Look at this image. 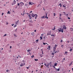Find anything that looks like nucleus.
Returning <instances> with one entry per match:
<instances>
[{
	"label": "nucleus",
	"mask_w": 73,
	"mask_h": 73,
	"mask_svg": "<svg viewBox=\"0 0 73 73\" xmlns=\"http://www.w3.org/2000/svg\"><path fill=\"white\" fill-rule=\"evenodd\" d=\"M54 49H56V47H54Z\"/></svg>",
	"instance_id": "nucleus-41"
},
{
	"label": "nucleus",
	"mask_w": 73,
	"mask_h": 73,
	"mask_svg": "<svg viewBox=\"0 0 73 73\" xmlns=\"http://www.w3.org/2000/svg\"><path fill=\"white\" fill-rule=\"evenodd\" d=\"M29 17L30 18V20H32V17L30 15H29Z\"/></svg>",
	"instance_id": "nucleus-8"
},
{
	"label": "nucleus",
	"mask_w": 73,
	"mask_h": 73,
	"mask_svg": "<svg viewBox=\"0 0 73 73\" xmlns=\"http://www.w3.org/2000/svg\"><path fill=\"white\" fill-rule=\"evenodd\" d=\"M63 13L64 14V15H66V13H65V12H64Z\"/></svg>",
	"instance_id": "nucleus-42"
},
{
	"label": "nucleus",
	"mask_w": 73,
	"mask_h": 73,
	"mask_svg": "<svg viewBox=\"0 0 73 73\" xmlns=\"http://www.w3.org/2000/svg\"><path fill=\"white\" fill-rule=\"evenodd\" d=\"M63 27V29H61V28H59L58 29V30L59 32H61L62 33H63V32H64L63 29H66L67 28L66 27V26H65V25H64Z\"/></svg>",
	"instance_id": "nucleus-1"
},
{
	"label": "nucleus",
	"mask_w": 73,
	"mask_h": 73,
	"mask_svg": "<svg viewBox=\"0 0 73 73\" xmlns=\"http://www.w3.org/2000/svg\"><path fill=\"white\" fill-rule=\"evenodd\" d=\"M40 40H41L42 39V37L41 36H40Z\"/></svg>",
	"instance_id": "nucleus-25"
},
{
	"label": "nucleus",
	"mask_w": 73,
	"mask_h": 73,
	"mask_svg": "<svg viewBox=\"0 0 73 73\" xmlns=\"http://www.w3.org/2000/svg\"><path fill=\"white\" fill-rule=\"evenodd\" d=\"M66 16L67 17H68V14H66Z\"/></svg>",
	"instance_id": "nucleus-39"
},
{
	"label": "nucleus",
	"mask_w": 73,
	"mask_h": 73,
	"mask_svg": "<svg viewBox=\"0 0 73 73\" xmlns=\"http://www.w3.org/2000/svg\"><path fill=\"white\" fill-rule=\"evenodd\" d=\"M17 27V25H15L14 26V28H15V27Z\"/></svg>",
	"instance_id": "nucleus-30"
},
{
	"label": "nucleus",
	"mask_w": 73,
	"mask_h": 73,
	"mask_svg": "<svg viewBox=\"0 0 73 73\" xmlns=\"http://www.w3.org/2000/svg\"><path fill=\"white\" fill-rule=\"evenodd\" d=\"M10 49H11V48H12V46H10Z\"/></svg>",
	"instance_id": "nucleus-62"
},
{
	"label": "nucleus",
	"mask_w": 73,
	"mask_h": 73,
	"mask_svg": "<svg viewBox=\"0 0 73 73\" xmlns=\"http://www.w3.org/2000/svg\"><path fill=\"white\" fill-rule=\"evenodd\" d=\"M31 57H32V58H33V57H34V55H33L32 56H31Z\"/></svg>",
	"instance_id": "nucleus-33"
},
{
	"label": "nucleus",
	"mask_w": 73,
	"mask_h": 73,
	"mask_svg": "<svg viewBox=\"0 0 73 73\" xmlns=\"http://www.w3.org/2000/svg\"><path fill=\"white\" fill-rule=\"evenodd\" d=\"M25 7H27L28 6V5L26 3L25 4Z\"/></svg>",
	"instance_id": "nucleus-21"
},
{
	"label": "nucleus",
	"mask_w": 73,
	"mask_h": 73,
	"mask_svg": "<svg viewBox=\"0 0 73 73\" xmlns=\"http://www.w3.org/2000/svg\"><path fill=\"white\" fill-rule=\"evenodd\" d=\"M56 70H57V71H60V68H59L58 69H57L56 68H55Z\"/></svg>",
	"instance_id": "nucleus-12"
},
{
	"label": "nucleus",
	"mask_w": 73,
	"mask_h": 73,
	"mask_svg": "<svg viewBox=\"0 0 73 73\" xmlns=\"http://www.w3.org/2000/svg\"><path fill=\"white\" fill-rule=\"evenodd\" d=\"M34 60H35V61H37L38 60V59H35Z\"/></svg>",
	"instance_id": "nucleus-28"
},
{
	"label": "nucleus",
	"mask_w": 73,
	"mask_h": 73,
	"mask_svg": "<svg viewBox=\"0 0 73 73\" xmlns=\"http://www.w3.org/2000/svg\"><path fill=\"white\" fill-rule=\"evenodd\" d=\"M45 18H46V19H48V17H47V14H46V16L45 17Z\"/></svg>",
	"instance_id": "nucleus-13"
},
{
	"label": "nucleus",
	"mask_w": 73,
	"mask_h": 73,
	"mask_svg": "<svg viewBox=\"0 0 73 73\" xmlns=\"http://www.w3.org/2000/svg\"><path fill=\"white\" fill-rule=\"evenodd\" d=\"M42 54H44V53H43V51H42Z\"/></svg>",
	"instance_id": "nucleus-57"
},
{
	"label": "nucleus",
	"mask_w": 73,
	"mask_h": 73,
	"mask_svg": "<svg viewBox=\"0 0 73 73\" xmlns=\"http://www.w3.org/2000/svg\"><path fill=\"white\" fill-rule=\"evenodd\" d=\"M12 42H13V44H14V43H15V42L14 41H12Z\"/></svg>",
	"instance_id": "nucleus-31"
},
{
	"label": "nucleus",
	"mask_w": 73,
	"mask_h": 73,
	"mask_svg": "<svg viewBox=\"0 0 73 73\" xmlns=\"http://www.w3.org/2000/svg\"><path fill=\"white\" fill-rule=\"evenodd\" d=\"M18 5V6H19V5H20V3H18L17 4Z\"/></svg>",
	"instance_id": "nucleus-46"
},
{
	"label": "nucleus",
	"mask_w": 73,
	"mask_h": 73,
	"mask_svg": "<svg viewBox=\"0 0 73 73\" xmlns=\"http://www.w3.org/2000/svg\"><path fill=\"white\" fill-rule=\"evenodd\" d=\"M36 42H38V40H36Z\"/></svg>",
	"instance_id": "nucleus-48"
},
{
	"label": "nucleus",
	"mask_w": 73,
	"mask_h": 73,
	"mask_svg": "<svg viewBox=\"0 0 73 73\" xmlns=\"http://www.w3.org/2000/svg\"><path fill=\"white\" fill-rule=\"evenodd\" d=\"M43 45H46V43L43 42Z\"/></svg>",
	"instance_id": "nucleus-44"
},
{
	"label": "nucleus",
	"mask_w": 73,
	"mask_h": 73,
	"mask_svg": "<svg viewBox=\"0 0 73 73\" xmlns=\"http://www.w3.org/2000/svg\"><path fill=\"white\" fill-rule=\"evenodd\" d=\"M32 12H33V11H31L30 12V13H32Z\"/></svg>",
	"instance_id": "nucleus-51"
},
{
	"label": "nucleus",
	"mask_w": 73,
	"mask_h": 73,
	"mask_svg": "<svg viewBox=\"0 0 73 73\" xmlns=\"http://www.w3.org/2000/svg\"><path fill=\"white\" fill-rule=\"evenodd\" d=\"M29 25H30V26H32V24L31 23H29Z\"/></svg>",
	"instance_id": "nucleus-29"
},
{
	"label": "nucleus",
	"mask_w": 73,
	"mask_h": 73,
	"mask_svg": "<svg viewBox=\"0 0 73 73\" xmlns=\"http://www.w3.org/2000/svg\"><path fill=\"white\" fill-rule=\"evenodd\" d=\"M58 52H59V50H58L55 52L54 53H58Z\"/></svg>",
	"instance_id": "nucleus-11"
},
{
	"label": "nucleus",
	"mask_w": 73,
	"mask_h": 73,
	"mask_svg": "<svg viewBox=\"0 0 73 73\" xmlns=\"http://www.w3.org/2000/svg\"><path fill=\"white\" fill-rule=\"evenodd\" d=\"M68 19H69V20H70V18L69 17H68Z\"/></svg>",
	"instance_id": "nucleus-50"
},
{
	"label": "nucleus",
	"mask_w": 73,
	"mask_h": 73,
	"mask_svg": "<svg viewBox=\"0 0 73 73\" xmlns=\"http://www.w3.org/2000/svg\"><path fill=\"white\" fill-rule=\"evenodd\" d=\"M72 50H73V49H70V50L69 51L70 52H72Z\"/></svg>",
	"instance_id": "nucleus-18"
},
{
	"label": "nucleus",
	"mask_w": 73,
	"mask_h": 73,
	"mask_svg": "<svg viewBox=\"0 0 73 73\" xmlns=\"http://www.w3.org/2000/svg\"><path fill=\"white\" fill-rule=\"evenodd\" d=\"M68 52H67V51H66V52H65V54H66L67 55H68Z\"/></svg>",
	"instance_id": "nucleus-15"
},
{
	"label": "nucleus",
	"mask_w": 73,
	"mask_h": 73,
	"mask_svg": "<svg viewBox=\"0 0 73 73\" xmlns=\"http://www.w3.org/2000/svg\"><path fill=\"white\" fill-rule=\"evenodd\" d=\"M61 42H63V41L62 40H61L60 41Z\"/></svg>",
	"instance_id": "nucleus-53"
},
{
	"label": "nucleus",
	"mask_w": 73,
	"mask_h": 73,
	"mask_svg": "<svg viewBox=\"0 0 73 73\" xmlns=\"http://www.w3.org/2000/svg\"><path fill=\"white\" fill-rule=\"evenodd\" d=\"M19 20L17 21V22H16V24H18L19 23Z\"/></svg>",
	"instance_id": "nucleus-14"
},
{
	"label": "nucleus",
	"mask_w": 73,
	"mask_h": 73,
	"mask_svg": "<svg viewBox=\"0 0 73 73\" xmlns=\"http://www.w3.org/2000/svg\"><path fill=\"white\" fill-rule=\"evenodd\" d=\"M41 7V5H38L37 6V7L38 8L39 7Z\"/></svg>",
	"instance_id": "nucleus-23"
},
{
	"label": "nucleus",
	"mask_w": 73,
	"mask_h": 73,
	"mask_svg": "<svg viewBox=\"0 0 73 73\" xmlns=\"http://www.w3.org/2000/svg\"><path fill=\"white\" fill-rule=\"evenodd\" d=\"M7 36V34H5V35L3 36V37H5V36Z\"/></svg>",
	"instance_id": "nucleus-35"
},
{
	"label": "nucleus",
	"mask_w": 73,
	"mask_h": 73,
	"mask_svg": "<svg viewBox=\"0 0 73 73\" xmlns=\"http://www.w3.org/2000/svg\"><path fill=\"white\" fill-rule=\"evenodd\" d=\"M54 16H55V13H54Z\"/></svg>",
	"instance_id": "nucleus-61"
},
{
	"label": "nucleus",
	"mask_w": 73,
	"mask_h": 73,
	"mask_svg": "<svg viewBox=\"0 0 73 73\" xmlns=\"http://www.w3.org/2000/svg\"><path fill=\"white\" fill-rule=\"evenodd\" d=\"M53 66V67H54V69H56V67H55V66Z\"/></svg>",
	"instance_id": "nucleus-54"
},
{
	"label": "nucleus",
	"mask_w": 73,
	"mask_h": 73,
	"mask_svg": "<svg viewBox=\"0 0 73 73\" xmlns=\"http://www.w3.org/2000/svg\"><path fill=\"white\" fill-rule=\"evenodd\" d=\"M14 36H15V37H17V36L16 35V34H14Z\"/></svg>",
	"instance_id": "nucleus-20"
},
{
	"label": "nucleus",
	"mask_w": 73,
	"mask_h": 73,
	"mask_svg": "<svg viewBox=\"0 0 73 73\" xmlns=\"http://www.w3.org/2000/svg\"><path fill=\"white\" fill-rule=\"evenodd\" d=\"M32 16L33 17H37L38 15H37L36 14H35L33 13H32Z\"/></svg>",
	"instance_id": "nucleus-2"
},
{
	"label": "nucleus",
	"mask_w": 73,
	"mask_h": 73,
	"mask_svg": "<svg viewBox=\"0 0 73 73\" xmlns=\"http://www.w3.org/2000/svg\"><path fill=\"white\" fill-rule=\"evenodd\" d=\"M55 51H56V49H54V50H53L54 52H55Z\"/></svg>",
	"instance_id": "nucleus-40"
},
{
	"label": "nucleus",
	"mask_w": 73,
	"mask_h": 73,
	"mask_svg": "<svg viewBox=\"0 0 73 73\" xmlns=\"http://www.w3.org/2000/svg\"><path fill=\"white\" fill-rule=\"evenodd\" d=\"M16 1L15 0H14V1L13 2V3L12 4V5H15V4H16Z\"/></svg>",
	"instance_id": "nucleus-4"
},
{
	"label": "nucleus",
	"mask_w": 73,
	"mask_h": 73,
	"mask_svg": "<svg viewBox=\"0 0 73 73\" xmlns=\"http://www.w3.org/2000/svg\"><path fill=\"white\" fill-rule=\"evenodd\" d=\"M56 46H57V44H56L55 46V47H56Z\"/></svg>",
	"instance_id": "nucleus-55"
},
{
	"label": "nucleus",
	"mask_w": 73,
	"mask_h": 73,
	"mask_svg": "<svg viewBox=\"0 0 73 73\" xmlns=\"http://www.w3.org/2000/svg\"><path fill=\"white\" fill-rule=\"evenodd\" d=\"M60 17L61 16V14H60Z\"/></svg>",
	"instance_id": "nucleus-60"
},
{
	"label": "nucleus",
	"mask_w": 73,
	"mask_h": 73,
	"mask_svg": "<svg viewBox=\"0 0 73 73\" xmlns=\"http://www.w3.org/2000/svg\"><path fill=\"white\" fill-rule=\"evenodd\" d=\"M24 65H25V63H21L20 65V66H23Z\"/></svg>",
	"instance_id": "nucleus-5"
},
{
	"label": "nucleus",
	"mask_w": 73,
	"mask_h": 73,
	"mask_svg": "<svg viewBox=\"0 0 73 73\" xmlns=\"http://www.w3.org/2000/svg\"><path fill=\"white\" fill-rule=\"evenodd\" d=\"M56 29V27H55V26L54 27V28L53 29H52V30H53V31H54V30H55V29Z\"/></svg>",
	"instance_id": "nucleus-27"
},
{
	"label": "nucleus",
	"mask_w": 73,
	"mask_h": 73,
	"mask_svg": "<svg viewBox=\"0 0 73 73\" xmlns=\"http://www.w3.org/2000/svg\"><path fill=\"white\" fill-rule=\"evenodd\" d=\"M48 64H52V62H51L49 63H48Z\"/></svg>",
	"instance_id": "nucleus-56"
},
{
	"label": "nucleus",
	"mask_w": 73,
	"mask_h": 73,
	"mask_svg": "<svg viewBox=\"0 0 73 73\" xmlns=\"http://www.w3.org/2000/svg\"><path fill=\"white\" fill-rule=\"evenodd\" d=\"M72 62H71L70 63V64L69 66H70V65H72Z\"/></svg>",
	"instance_id": "nucleus-22"
},
{
	"label": "nucleus",
	"mask_w": 73,
	"mask_h": 73,
	"mask_svg": "<svg viewBox=\"0 0 73 73\" xmlns=\"http://www.w3.org/2000/svg\"><path fill=\"white\" fill-rule=\"evenodd\" d=\"M61 5V3H60L59 5H59V6H60V5Z\"/></svg>",
	"instance_id": "nucleus-59"
},
{
	"label": "nucleus",
	"mask_w": 73,
	"mask_h": 73,
	"mask_svg": "<svg viewBox=\"0 0 73 73\" xmlns=\"http://www.w3.org/2000/svg\"><path fill=\"white\" fill-rule=\"evenodd\" d=\"M29 51H31V50H27V52H29Z\"/></svg>",
	"instance_id": "nucleus-34"
},
{
	"label": "nucleus",
	"mask_w": 73,
	"mask_h": 73,
	"mask_svg": "<svg viewBox=\"0 0 73 73\" xmlns=\"http://www.w3.org/2000/svg\"><path fill=\"white\" fill-rule=\"evenodd\" d=\"M70 29H71V31H73V28H70Z\"/></svg>",
	"instance_id": "nucleus-32"
},
{
	"label": "nucleus",
	"mask_w": 73,
	"mask_h": 73,
	"mask_svg": "<svg viewBox=\"0 0 73 73\" xmlns=\"http://www.w3.org/2000/svg\"><path fill=\"white\" fill-rule=\"evenodd\" d=\"M43 39H44V40H45V39L46 38H45V36H44V37H43Z\"/></svg>",
	"instance_id": "nucleus-38"
},
{
	"label": "nucleus",
	"mask_w": 73,
	"mask_h": 73,
	"mask_svg": "<svg viewBox=\"0 0 73 73\" xmlns=\"http://www.w3.org/2000/svg\"><path fill=\"white\" fill-rule=\"evenodd\" d=\"M29 22L30 23H33V21H32V20L30 21Z\"/></svg>",
	"instance_id": "nucleus-26"
},
{
	"label": "nucleus",
	"mask_w": 73,
	"mask_h": 73,
	"mask_svg": "<svg viewBox=\"0 0 73 73\" xmlns=\"http://www.w3.org/2000/svg\"><path fill=\"white\" fill-rule=\"evenodd\" d=\"M39 56L41 57H42V54H40Z\"/></svg>",
	"instance_id": "nucleus-24"
},
{
	"label": "nucleus",
	"mask_w": 73,
	"mask_h": 73,
	"mask_svg": "<svg viewBox=\"0 0 73 73\" xmlns=\"http://www.w3.org/2000/svg\"><path fill=\"white\" fill-rule=\"evenodd\" d=\"M14 25V24H13L12 25V26L13 27V25Z\"/></svg>",
	"instance_id": "nucleus-64"
},
{
	"label": "nucleus",
	"mask_w": 73,
	"mask_h": 73,
	"mask_svg": "<svg viewBox=\"0 0 73 73\" xmlns=\"http://www.w3.org/2000/svg\"><path fill=\"white\" fill-rule=\"evenodd\" d=\"M54 35H51V36H53L54 37Z\"/></svg>",
	"instance_id": "nucleus-43"
},
{
	"label": "nucleus",
	"mask_w": 73,
	"mask_h": 73,
	"mask_svg": "<svg viewBox=\"0 0 73 73\" xmlns=\"http://www.w3.org/2000/svg\"><path fill=\"white\" fill-rule=\"evenodd\" d=\"M52 55H53V56H54V53H52Z\"/></svg>",
	"instance_id": "nucleus-37"
},
{
	"label": "nucleus",
	"mask_w": 73,
	"mask_h": 73,
	"mask_svg": "<svg viewBox=\"0 0 73 73\" xmlns=\"http://www.w3.org/2000/svg\"><path fill=\"white\" fill-rule=\"evenodd\" d=\"M51 32H50V33H47V36H48V35H51Z\"/></svg>",
	"instance_id": "nucleus-9"
},
{
	"label": "nucleus",
	"mask_w": 73,
	"mask_h": 73,
	"mask_svg": "<svg viewBox=\"0 0 73 73\" xmlns=\"http://www.w3.org/2000/svg\"><path fill=\"white\" fill-rule=\"evenodd\" d=\"M3 14H4V13H2V15L3 16Z\"/></svg>",
	"instance_id": "nucleus-63"
},
{
	"label": "nucleus",
	"mask_w": 73,
	"mask_h": 73,
	"mask_svg": "<svg viewBox=\"0 0 73 73\" xmlns=\"http://www.w3.org/2000/svg\"><path fill=\"white\" fill-rule=\"evenodd\" d=\"M31 35L32 36H34V35H35V33L33 32V33H31Z\"/></svg>",
	"instance_id": "nucleus-10"
},
{
	"label": "nucleus",
	"mask_w": 73,
	"mask_h": 73,
	"mask_svg": "<svg viewBox=\"0 0 73 73\" xmlns=\"http://www.w3.org/2000/svg\"><path fill=\"white\" fill-rule=\"evenodd\" d=\"M63 7H64V8H65V7H66V6H64V5H63Z\"/></svg>",
	"instance_id": "nucleus-49"
},
{
	"label": "nucleus",
	"mask_w": 73,
	"mask_h": 73,
	"mask_svg": "<svg viewBox=\"0 0 73 73\" xmlns=\"http://www.w3.org/2000/svg\"><path fill=\"white\" fill-rule=\"evenodd\" d=\"M48 48H50V46H48Z\"/></svg>",
	"instance_id": "nucleus-52"
},
{
	"label": "nucleus",
	"mask_w": 73,
	"mask_h": 73,
	"mask_svg": "<svg viewBox=\"0 0 73 73\" xmlns=\"http://www.w3.org/2000/svg\"><path fill=\"white\" fill-rule=\"evenodd\" d=\"M44 65L46 66V63H44Z\"/></svg>",
	"instance_id": "nucleus-47"
},
{
	"label": "nucleus",
	"mask_w": 73,
	"mask_h": 73,
	"mask_svg": "<svg viewBox=\"0 0 73 73\" xmlns=\"http://www.w3.org/2000/svg\"><path fill=\"white\" fill-rule=\"evenodd\" d=\"M9 71V70H6V72H8Z\"/></svg>",
	"instance_id": "nucleus-45"
},
{
	"label": "nucleus",
	"mask_w": 73,
	"mask_h": 73,
	"mask_svg": "<svg viewBox=\"0 0 73 73\" xmlns=\"http://www.w3.org/2000/svg\"><path fill=\"white\" fill-rule=\"evenodd\" d=\"M20 5H21V7H22V6H23L24 5V3L23 2H21L20 3Z\"/></svg>",
	"instance_id": "nucleus-3"
},
{
	"label": "nucleus",
	"mask_w": 73,
	"mask_h": 73,
	"mask_svg": "<svg viewBox=\"0 0 73 73\" xmlns=\"http://www.w3.org/2000/svg\"><path fill=\"white\" fill-rule=\"evenodd\" d=\"M47 64V65H46V66L47 68H49V64L48 63Z\"/></svg>",
	"instance_id": "nucleus-6"
},
{
	"label": "nucleus",
	"mask_w": 73,
	"mask_h": 73,
	"mask_svg": "<svg viewBox=\"0 0 73 73\" xmlns=\"http://www.w3.org/2000/svg\"><path fill=\"white\" fill-rule=\"evenodd\" d=\"M57 63H55L54 64V66H57Z\"/></svg>",
	"instance_id": "nucleus-17"
},
{
	"label": "nucleus",
	"mask_w": 73,
	"mask_h": 73,
	"mask_svg": "<svg viewBox=\"0 0 73 73\" xmlns=\"http://www.w3.org/2000/svg\"><path fill=\"white\" fill-rule=\"evenodd\" d=\"M10 11H8V12L7 13V14H11V13H10Z\"/></svg>",
	"instance_id": "nucleus-16"
},
{
	"label": "nucleus",
	"mask_w": 73,
	"mask_h": 73,
	"mask_svg": "<svg viewBox=\"0 0 73 73\" xmlns=\"http://www.w3.org/2000/svg\"><path fill=\"white\" fill-rule=\"evenodd\" d=\"M34 32H36V30H35V31H34Z\"/></svg>",
	"instance_id": "nucleus-58"
},
{
	"label": "nucleus",
	"mask_w": 73,
	"mask_h": 73,
	"mask_svg": "<svg viewBox=\"0 0 73 73\" xmlns=\"http://www.w3.org/2000/svg\"><path fill=\"white\" fill-rule=\"evenodd\" d=\"M41 18H42V19H44V16H43V17H42Z\"/></svg>",
	"instance_id": "nucleus-36"
},
{
	"label": "nucleus",
	"mask_w": 73,
	"mask_h": 73,
	"mask_svg": "<svg viewBox=\"0 0 73 73\" xmlns=\"http://www.w3.org/2000/svg\"><path fill=\"white\" fill-rule=\"evenodd\" d=\"M29 4L30 5H33V3L32 2H29Z\"/></svg>",
	"instance_id": "nucleus-7"
},
{
	"label": "nucleus",
	"mask_w": 73,
	"mask_h": 73,
	"mask_svg": "<svg viewBox=\"0 0 73 73\" xmlns=\"http://www.w3.org/2000/svg\"><path fill=\"white\" fill-rule=\"evenodd\" d=\"M17 29H16L15 30V32H17Z\"/></svg>",
	"instance_id": "nucleus-19"
}]
</instances>
